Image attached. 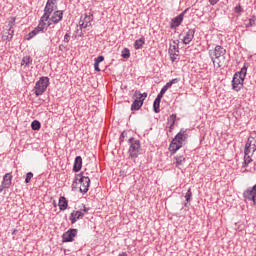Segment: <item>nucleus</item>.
I'll use <instances>...</instances> for the list:
<instances>
[{"label": "nucleus", "instance_id": "33", "mask_svg": "<svg viewBox=\"0 0 256 256\" xmlns=\"http://www.w3.org/2000/svg\"><path fill=\"white\" fill-rule=\"evenodd\" d=\"M134 97H138V99L145 101V99H147V92L144 93H140L139 91H135L134 93Z\"/></svg>", "mask_w": 256, "mask_h": 256}, {"label": "nucleus", "instance_id": "4", "mask_svg": "<svg viewBox=\"0 0 256 256\" xmlns=\"http://www.w3.org/2000/svg\"><path fill=\"white\" fill-rule=\"evenodd\" d=\"M47 87H49V77L43 76L35 84L34 93L36 97L43 95L47 91Z\"/></svg>", "mask_w": 256, "mask_h": 256}, {"label": "nucleus", "instance_id": "44", "mask_svg": "<svg viewBox=\"0 0 256 256\" xmlns=\"http://www.w3.org/2000/svg\"><path fill=\"white\" fill-rule=\"evenodd\" d=\"M178 56L179 55H170V59H171L172 63H175L177 61Z\"/></svg>", "mask_w": 256, "mask_h": 256}, {"label": "nucleus", "instance_id": "29", "mask_svg": "<svg viewBox=\"0 0 256 256\" xmlns=\"http://www.w3.org/2000/svg\"><path fill=\"white\" fill-rule=\"evenodd\" d=\"M249 68V64L248 63H244L243 67L241 68V71L236 72L240 74V77H247V69Z\"/></svg>", "mask_w": 256, "mask_h": 256}, {"label": "nucleus", "instance_id": "7", "mask_svg": "<svg viewBox=\"0 0 256 256\" xmlns=\"http://www.w3.org/2000/svg\"><path fill=\"white\" fill-rule=\"evenodd\" d=\"M244 151H246V155L248 153H251L252 155H253V153H255V151H256V134H252L248 137V140L245 144Z\"/></svg>", "mask_w": 256, "mask_h": 256}, {"label": "nucleus", "instance_id": "40", "mask_svg": "<svg viewBox=\"0 0 256 256\" xmlns=\"http://www.w3.org/2000/svg\"><path fill=\"white\" fill-rule=\"evenodd\" d=\"M31 179H33V172H28L26 174L25 183H31Z\"/></svg>", "mask_w": 256, "mask_h": 256}, {"label": "nucleus", "instance_id": "1", "mask_svg": "<svg viewBox=\"0 0 256 256\" xmlns=\"http://www.w3.org/2000/svg\"><path fill=\"white\" fill-rule=\"evenodd\" d=\"M189 137L187 130L181 129L180 132L175 136L169 146L170 153H177L183 147V142Z\"/></svg>", "mask_w": 256, "mask_h": 256}, {"label": "nucleus", "instance_id": "19", "mask_svg": "<svg viewBox=\"0 0 256 256\" xmlns=\"http://www.w3.org/2000/svg\"><path fill=\"white\" fill-rule=\"evenodd\" d=\"M13 181V175L11 173H6L3 176L2 184H4L8 189L11 187Z\"/></svg>", "mask_w": 256, "mask_h": 256}, {"label": "nucleus", "instance_id": "23", "mask_svg": "<svg viewBox=\"0 0 256 256\" xmlns=\"http://www.w3.org/2000/svg\"><path fill=\"white\" fill-rule=\"evenodd\" d=\"M161 99L155 98L154 103H153V111L154 113H161Z\"/></svg>", "mask_w": 256, "mask_h": 256}, {"label": "nucleus", "instance_id": "35", "mask_svg": "<svg viewBox=\"0 0 256 256\" xmlns=\"http://www.w3.org/2000/svg\"><path fill=\"white\" fill-rule=\"evenodd\" d=\"M191 197H193V192H191V188H189L185 194V199L187 203H191Z\"/></svg>", "mask_w": 256, "mask_h": 256}, {"label": "nucleus", "instance_id": "10", "mask_svg": "<svg viewBox=\"0 0 256 256\" xmlns=\"http://www.w3.org/2000/svg\"><path fill=\"white\" fill-rule=\"evenodd\" d=\"M187 11L188 9L184 10L171 20L170 29H177V27L183 23V18L185 17V13H187Z\"/></svg>", "mask_w": 256, "mask_h": 256}, {"label": "nucleus", "instance_id": "27", "mask_svg": "<svg viewBox=\"0 0 256 256\" xmlns=\"http://www.w3.org/2000/svg\"><path fill=\"white\" fill-rule=\"evenodd\" d=\"M41 29H39V26H37L34 30H32L29 34H28V38L27 40H31L33 39V37H35L36 35H39V33H41Z\"/></svg>", "mask_w": 256, "mask_h": 256}, {"label": "nucleus", "instance_id": "52", "mask_svg": "<svg viewBox=\"0 0 256 256\" xmlns=\"http://www.w3.org/2000/svg\"><path fill=\"white\" fill-rule=\"evenodd\" d=\"M15 233H17V229L13 230L12 235H15Z\"/></svg>", "mask_w": 256, "mask_h": 256}, {"label": "nucleus", "instance_id": "25", "mask_svg": "<svg viewBox=\"0 0 256 256\" xmlns=\"http://www.w3.org/2000/svg\"><path fill=\"white\" fill-rule=\"evenodd\" d=\"M145 43V37H141L134 42V49H143V44Z\"/></svg>", "mask_w": 256, "mask_h": 256}, {"label": "nucleus", "instance_id": "17", "mask_svg": "<svg viewBox=\"0 0 256 256\" xmlns=\"http://www.w3.org/2000/svg\"><path fill=\"white\" fill-rule=\"evenodd\" d=\"M82 167H83V158L81 156H77L74 160V165H73L74 173H79Z\"/></svg>", "mask_w": 256, "mask_h": 256}, {"label": "nucleus", "instance_id": "12", "mask_svg": "<svg viewBox=\"0 0 256 256\" xmlns=\"http://www.w3.org/2000/svg\"><path fill=\"white\" fill-rule=\"evenodd\" d=\"M83 217H85V213H83V211H73L70 214V218L69 220L71 221L72 225L77 223V221H79V219H83Z\"/></svg>", "mask_w": 256, "mask_h": 256}, {"label": "nucleus", "instance_id": "21", "mask_svg": "<svg viewBox=\"0 0 256 256\" xmlns=\"http://www.w3.org/2000/svg\"><path fill=\"white\" fill-rule=\"evenodd\" d=\"M252 153H248L244 150V162L242 164V167H249L250 163H253V159L251 158Z\"/></svg>", "mask_w": 256, "mask_h": 256}, {"label": "nucleus", "instance_id": "6", "mask_svg": "<svg viewBox=\"0 0 256 256\" xmlns=\"http://www.w3.org/2000/svg\"><path fill=\"white\" fill-rule=\"evenodd\" d=\"M245 81V78L241 76L240 73H235L232 79V89L233 91H241L243 89V83Z\"/></svg>", "mask_w": 256, "mask_h": 256}, {"label": "nucleus", "instance_id": "28", "mask_svg": "<svg viewBox=\"0 0 256 256\" xmlns=\"http://www.w3.org/2000/svg\"><path fill=\"white\" fill-rule=\"evenodd\" d=\"M179 83V78H174L172 80H170L169 82L166 83V85H164L163 87L166 89V91L168 89H171V87H173V85Z\"/></svg>", "mask_w": 256, "mask_h": 256}, {"label": "nucleus", "instance_id": "9", "mask_svg": "<svg viewBox=\"0 0 256 256\" xmlns=\"http://www.w3.org/2000/svg\"><path fill=\"white\" fill-rule=\"evenodd\" d=\"M243 197L245 201H252L256 205V184L244 191Z\"/></svg>", "mask_w": 256, "mask_h": 256}, {"label": "nucleus", "instance_id": "26", "mask_svg": "<svg viewBox=\"0 0 256 256\" xmlns=\"http://www.w3.org/2000/svg\"><path fill=\"white\" fill-rule=\"evenodd\" d=\"M33 63V59H31V56H24L21 61V65L24 67H30Z\"/></svg>", "mask_w": 256, "mask_h": 256}, {"label": "nucleus", "instance_id": "53", "mask_svg": "<svg viewBox=\"0 0 256 256\" xmlns=\"http://www.w3.org/2000/svg\"><path fill=\"white\" fill-rule=\"evenodd\" d=\"M184 207H188V204H187V203H185V204H184Z\"/></svg>", "mask_w": 256, "mask_h": 256}, {"label": "nucleus", "instance_id": "11", "mask_svg": "<svg viewBox=\"0 0 256 256\" xmlns=\"http://www.w3.org/2000/svg\"><path fill=\"white\" fill-rule=\"evenodd\" d=\"M91 21H93V15L85 14L81 16L79 25L82 29H87V27H91Z\"/></svg>", "mask_w": 256, "mask_h": 256}, {"label": "nucleus", "instance_id": "14", "mask_svg": "<svg viewBox=\"0 0 256 256\" xmlns=\"http://www.w3.org/2000/svg\"><path fill=\"white\" fill-rule=\"evenodd\" d=\"M195 37V29H189L184 38L182 39L184 45H189V43H191L193 41Z\"/></svg>", "mask_w": 256, "mask_h": 256}, {"label": "nucleus", "instance_id": "42", "mask_svg": "<svg viewBox=\"0 0 256 256\" xmlns=\"http://www.w3.org/2000/svg\"><path fill=\"white\" fill-rule=\"evenodd\" d=\"M103 61H105V57L104 56H98L97 58H95L94 63L99 65V63H103Z\"/></svg>", "mask_w": 256, "mask_h": 256}, {"label": "nucleus", "instance_id": "5", "mask_svg": "<svg viewBox=\"0 0 256 256\" xmlns=\"http://www.w3.org/2000/svg\"><path fill=\"white\" fill-rule=\"evenodd\" d=\"M76 177H79V179L76 178V181L78 180L80 185V193H87L89 191V185L91 183V179H89V176H85V172H81Z\"/></svg>", "mask_w": 256, "mask_h": 256}, {"label": "nucleus", "instance_id": "48", "mask_svg": "<svg viewBox=\"0 0 256 256\" xmlns=\"http://www.w3.org/2000/svg\"><path fill=\"white\" fill-rule=\"evenodd\" d=\"M89 208H87L85 205L83 206L82 213H88Z\"/></svg>", "mask_w": 256, "mask_h": 256}, {"label": "nucleus", "instance_id": "36", "mask_svg": "<svg viewBox=\"0 0 256 256\" xmlns=\"http://www.w3.org/2000/svg\"><path fill=\"white\" fill-rule=\"evenodd\" d=\"M15 21H16L15 17L10 18L8 22L9 31L13 30V27H15Z\"/></svg>", "mask_w": 256, "mask_h": 256}, {"label": "nucleus", "instance_id": "22", "mask_svg": "<svg viewBox=\"0 0 256 256\" xmlns=\"http://www.w3.org/2000/svg\"><path fill=\"white\" fill-rule=\"evenodd\" d=\"M176 121H177V114L170 115V117L168 118V125H169L170 131H173V129H175Z\"/></svg>", "mask_w": 256, "mask_h": 256}, {"label": "nucleus", "instance_id": "46", "mask_svg": "<svg viewBox=\"0 0 256 256\" xmlns=\"http://www.w3.org/2000/svg\"><path fill=\"white\" fill-rule=\"evenodd\" d=\"M94 69H95V71H101V69L99 68V64H97V63H95L94 62Z\"/></svg>", "mask_w": 256, "mask_h": 256}, {"label": "nucleus", "instance_id": "50", "mask_svg": "<svg viewBox=\"0 0 256 256\" xmlns=\"http://www.w3.org/2000/svg\"><path fill=\"white\" fill-rule=\"evenodd\" d=\"M118 256H129V255H127V252H122Z\"/></svg>", "mask_w": 256, "mask_h": 256}, {"label": "nucleus", "instance_id": "54", "mask_svg": "<svg viewBox=\"0 0 256 256\" xmlns=\"http://www.w3.org/2000/svg\"><path fill=\"white\" fill-rule=\"evenodd\" d=\"M86 256H91V254H87Z\"/></svg>", "mask_w": 256, "mask_h": 256}, {"label": "nucleus", "instance_id": "51", "mask_svg": "<svg viewBox=\"0 0 256 256\" xmlns=\"http://www.w3.org/2000/svg\"><path fill=\"white\" fill-rule=\"evenodd\" d=\"M57 0H48L49 3H56Z\"/></svg>", "mask_w": 256, "mask_h": 256}, {"label": "nucleus", "instance_id": "41", "mask_svg": "<svg viewBox=\"0 0 256 256\" xmlns=\"http://www.w3.org/2000/svg\"><path fill=\"white\" fill-rule=\"evenodd\" d=\"M69 41H71V32L64 35V43H69Z\"/></svg>", "mask_w": 256, "mask_h": 256}, {"label": "nucleus", "instance_id": "49", "mask_svg": "<svg viewBox=\"0 0 256 256\" xmlns=\"http://www.w3.org/2000/svg\"><path fill=\"white\" fill-rule=\"evenodd\" d=\"M65 49V46L63 44L59 45V51H63Z\"/></svg>", "mask_w": 256, "mask_h": 256}, {"label": "nucleus", "instance_id": "39", "mask_svg": "<svg viewBox=\"0 0 256 256\" xmlns=\"http://www.w3.org/2000/svg\"><path fill=\"white\" fill-rule=\"evenodd\" d=\"M255 21H256V18L255 16H253L252 18L249 19V23L246 24V27L247 28L253 27L255 25Z\"/></svg>", "mask_w": 256, "mask_h": 256}, {"label": "nucleus", "instance_id": "2", "mask_svg": "<svg viewBox=\"0 0 256 256\" xmlns=\"http://www.w3.org/2000/svg\"><path fill=\"white\" fill-rule=\"evenodd\" d=\"M227 54V50L225 48H223V46L221 45H216L214 50H210L209 51V55L211 57V61L213 63V65L217 64L218 68L221 67V57H223V59H225V55Z\"/></svg>", "mask_w": 256, "mask_h": 256}, {"label": "nucleus", "instance_id": "47", "mask_svg": "<svg viewBox=\"0 0 256 256\" xmlns=\"http://www.w3.org/2000/svg\"><path fill=\"white\" fill-rule=\"evenodd\" d=\"M219 0H209L210 5H217Z\"/></svg>", "mask_w": 256, "mask_h": 256}, {"label": "nucleus", "instance_id": "31", "mask_svg": "<svg viewBox=\"0 0 256 256\" xmlns=\"http://www.w3.org/2000/svg\"><path fill=\"white\" fill-rule=\"evenodd\" d=\"M31 129L32 131H39V129H41V122H39L38 120L32 121Z\"/></svg>", "mask_w": 256, "mask_h": 256}, {"label": "nucleus", "instance_id": "34", "mask_svg": "<svg viewBox=\"0 0 256 256\" xmlns=\"http://www.w3.org/2000/svg\"><path fill=\"white\" fill-rule=\"evenodd\" d=\"M45 21H49V19H45L44 16L40 18L39 24H38V29L42 30L45 29Z\"/></svg>", "mask_w": 256, "mask_h": 256}, {"label": "nucleus", "instance_id": "37", "mask_svg": "<svg viewBox=\"0 0 256 256\" xmlns=\"http://www.w3.org/2000/svg\"><path fill=\"white\" fill-rule=\"evenodd\" d=\"M243 11V6H241V4H238L236 7H234V13H237V15H241Z\"/></svg>", "mask_w": 256, "mask_h": 256}, {"label": "nucleus", "instance_id": "45", "mask_svg": "<svg viewBox=\"0 0 256 256\" xmlns=\"http://www.w3.org/2000/svg\"><path fill=\"white\" fill-rule=\"evenodd\" d=\"M4 189H9L6 185L2 184L0 185V193H3Z\"/></svg>", "mask_w": 256, "mask_h": 256}, {"label": "nucleus", "instance_id": "30", "mask_svg": "<svg viewBox=\"0 0 256 256\" xmlns=\"http://www.w3.org/2000/svg\"><path fill=\"white\" fill-rule=\"evenodd\" d=\"M184 163H185V158L183 156L175 157L174 165H176V167H181V165H183Z\"/></svg>", "mask_w": 256, "mask_h": 256}, {"label": "nucleus", "instance_id": "20", "mask_svg": "<svg viewBox=\"0 0 256 256\" xmlns=\"http://www.w3.org/2000/svg\"><path fill=\"white\" fill-rule=\"evenodd\" d=\"M58 206L60 211L67 210V207H69V202L67 201V198H65L64 196H61L59 198Z\"/></svg>", "mask_w": 256, "mask_h": 256}, {"label": "nucleus", "instance_id": "13", "mask_svg": "<svg viewBox=\"0 0 256 256\" xmlns=\"http://www.w3.org/2000/svg\"><path fill=\"white\" fill-rule=\"evenodd\" d=\"M169 55H179V40H173L168 49Z\"/></svg>", "mask_w": 256, "mask_h": 256}, {"label": "nucleus", "instance_id": "8", "mask_svg": "<svg viewBox=\"0 0 256 256\" xmlns=\"http://www.w3.org/2000/svg\"><path fill=\"white\" fill-rule=\"evenodd\" d=\"M75 237H77V229L70 228L68 231L63 233L62 242L63 243H73V241H75Z\"/></svg>", "mask_w": 256, "mask_h": 256}, {"label": "nucleus", "instance_id": "15", "mask_svg": "<svg viewBox=\"0 0 256 256\" xmlns=\"http://www.w3.org/2000/svg\"><path fill=\"white\" fill-rule=\"evenodd\" d=\"M53 5H55L53 2L47 1L46 6L44 8V14L42 16L44 17V19H49V17H51V13H53L54 11Z\"/></svg>", "mask_w": 256, "mask_h": 256}, {"label": "nucleus", "instance_id": "18", "mask_svg": "<svg viewBox=\"0 0 256 256\" xmlns=\"http://www.w3.org/2000/svg\"><path fill=\"white\" fill-rule=\"evenodd\" d=\"M144 99H139L138 97L133 101L131 105V111H139L143 107Z\"/></svg>", "mask_w": 256, "mask_h": 256}, {"label": "nucleus", "instance_id": "16", "mask_svg": "<svg viewBox=\"0 0 256 256\" xmlns=\"http://www.w3.org/2000/svg\"><path fill=\"white\" fill-rule=\"evenodd\" d=\"M50 21H52V23H54L55 25L63 21V11L62 10L55 11L51 16Z\"/></svg>", "mask_w": 256, "mask_h": 256}, {"label": "nucleus", "instance_id": "38", "mask_svg": "<svg viewBox=\"0 0 256 256\" xmlns=\"http://www.w3.org/2000/svg\"><path fill=\"white\" fill-rule=\"evenodd\" d=\"M165 93H167V89H165L164 87H162V89L160 90L159 94L157 95L156 99H163V95H165Z\"/></svg>", "mask_w": 256, "mask_h": 256}, {"label": "nucleus", "instance_id": "43", "mask_svg": "<svg viewBox=\"0 0 256 256\" xmlns=\"http://www.w3.org/2000/svg\"><path fill=\"white\" fill-rule=\"evenodd\" d=\"M125 137H127V132L126 131H123L120 135V143H123V141H125Z\"/></svg>", "mask_w": 256, "mask_h": 256}, {"label": "nucleus", "instance_id": "32", "mask_svg": "<svg viewBox=\"0 0 256 256\" xmlns=\"http://www.w3.org/2000/svg\"><path fill=\"white\" fill-rule=\"evenodd\" d=\"M121 57H123V59H129V57H131V51H129L128 48H124L121 52Z\"/></svg>", "mask_w": 256, "mask_h": 256}, {"label": "nucleus", "instance_id": "24", "mask_svg": "<svg viewBox=\"0 0 256 256\" xmlns=\"http://www.w3.org/2000/svg\"><path fill=\"white\" fill-rule=\"evenodd\" d=\"M13 33H15V30H9L6 31L3 36H2V39L4 41H11L13 39Z\"/></svg>", "mask_w": 256, "mask_h": 256}, {"label": "nucleus", "instance_id": "3", "mask_svg": "<svg viewBox=\"0 0 256 256\" xmlns=\"http://www.w3.org/2000/svg\"><path fill=\"white\" fill-rule=\"evenodd\" d=\"M128 143L130 145L128 150L129 157H131V159H137L141 153V141L131 137L129 138Z\"/></svg>", "mask_w": 256, "mask_h": 256}]
</instances>
